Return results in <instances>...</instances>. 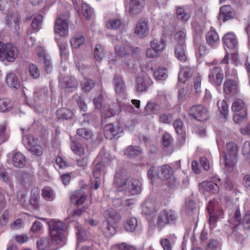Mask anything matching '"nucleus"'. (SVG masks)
Segmentation results:
<instances>
[{"mask_svg":"<svg viewBox=\"0 0 250 250\" xmlns=\"http://www.w3.org/2000/svg\"><path fill=\"white\" fill-rule=\"evenodd\" d=\"M113 84L116 93L121 94L125 92V85L121 77L115 75L113 80Z\"/></svg>","mask_w":250,"mask_h":250,"instance_id":"nucleus-24","label":"nucleus"},{"mask_svg":"<svg viewBox=\"0 0 250 250\" xmlns=\"http://www.w3.org/2000/svg\"><path fill=\"white\" fill-rule=\"evenodd\" d=\"M160 244L164 250H172V246L169 239L167 238L162 239Z\"/></svg>","mask_w":250,"mask_h":250,"instance_id":"nucleus-64","label":"nucleus"},{"mask_svg":"<svg viewBox=\"0 0 250 250\" xmlns=\"http://www.w3.org/2000/svg\"><path fill=\"white\" fill-rule=\"evenodd\" d=\"M136 90L137 92H146L152 82L147 75L140 76L136 79Z\"/></svg>","mask_w":250,"mask_h":250,"instance_id":"nucleus-11","label":"nucleus"},{"mask_svg":"<svg viewBox=\"0 0 250 250\" xmlns=\"http://www.w3.org/2000/svg\"><path fill=\"white\" fill-rule=\"evenodd\" d=\"M19 52L17 48L11 43L4 44L0 42V60L13 62L17 58Z\"/></svg>","mask_w":250,"mask_h":250,"instance_id":"nucleus-3","label":"nucleus"},{"mask_svg":"<svg viewBox=\"0 0 250 250\" xmlns=\"http://www.w3.org/2000/svg\"><path fill=\"white\" fill-rule=\"evenodd\" d=\"M244 106L243 101L240 99L235 100L232 104V110L237 112L241 110Z\"/></svg>","mask_w":250,"mask_h":250,"instance_id":"nucleus-59","label":"nucleus"},{"mask_svg":"<svg viewBox=\"0 0 250 250\" xmlns=\"http://www.w3.org/2000/svg\"><path fill=\"white\" fill-rule=\"evenodd\" d=\"M175 55L176 58L181 62H185L187 60L186 54V44H178L175 48Z\"/></svg>","mask_w":250,"mask_h":250,"instance_id":"nucleus-30","label":"nucleus"},{"mask_svg":"<svg viewBox=\"0 0 250 250\" xmlns=\"http://www.w3.org/2000/svg\"><path fill=\"white\" fill-rule=\"evenodd\" d=\"M41 61L43 62L45 71L47 73H50L52 70L53 65L49 57L45 58Z\"/></svg>","mask_w":250,"mask_h":250,"instance_id":"nucleus-57","label":"nucleus"},{"mask_svg":"<svg viewBox=\"0 0 250 250\" xmlns=\"http://www.w3.org/2000/svg\"><path fill=\"white\" fill-rule=\"evenodd\" d=\"M56 115L59 119L68 120L72 118L74 116V113L69 109L62 108L57 111Z\"/></svg>","mask_w":250,"mask_h":250,"instance_id":"nucleus-31","label":"nucleus"},{"mask_svg":"<svg viewBox=\"0 0 250 250\" xmlns=\"http://www.w3.org/2000/svg\"><path fill=\"white\" fill-rule=\"evenodd\" d=\"M114 48L116 54L120 57L128 56L133 49L129 43H125L123 45H116Z\"/></svg>","mask_w":250,"mask_h":250,"instance_id":"nucleus-19","label":"nucleus"},{"mask_svg":"<svg viewBox=\"0 0 250 250\" xmlns=\"http://www.w3.org/2000/svg\"><path fill=\"white\" fill-rule=\"evenodd\" d=\"M177 219V215L174 211L164 210L159 214L157 221L158 228L162 229L167 224L174 223Z\"/></svg>","mask_w":250,"mask_h":250,"instance_id":"nucleus-6","label":"nucleus"},{"mask_svg":"<svg viewBox=\"0 0 250 250\" xmlns=\"http://www.w3.org/2000/svg\"><path fill=\"white\" fill-rule=\"evenodd\" d=\"M173 127L175 129L177 134H182L183 132V124L182 121L180 119L176 120L173 123Z\"/></svg>","mask_w":250,"mask_h":250,"instance_id":"nucleus-61","label":"nucleus"},{"mask_svg":"<svg viewBox=\"0 0 250 250\" xmlns=\"http://www.w3.org/2000/svg\"><path fill=\"white\" fill-rule=\"evenodd\" d=\"M141 185L138 180L127 179L122 181L117 187L119 191H125L132 195H135L141 192Z\"/></svg>","mask_w":250,"mask_h":250,"instance_id":"nucleus-2","label":"nucleus"},{"mask_svg":"<svg viewBox=\"0 0 250 250\" xmlns=\"http://www.w3.org/2000/svg\"><path fill=\"white\" fill-rule=\"evenodd\" d=\"M22 141L28 149L38 143V139L30 134L23 136Z\"/></svg>","mask_w":250,"mask_h":250,"instance_id":"nucleus-38","label":"nucleus"},{"mask_svg":"<svg viewBox=\"0 0 250 250\" xmlns=\"http://www.w3.org/2000/svg\"><path fill=\"white\" fill-rule=\"evenodd\" d=\"M160 105L154 102H149L145 107V112L146 114H156L160 110Z\"/></svg>","mask_w":250,"mask_h":250,"instance_id":"nucleus-34","label":"nucleus"},{"mask_svg":"<svg viewBox=\"0 0 250 250\" xmlns=\"http://www.w3.org/2000/svg\"><path fill=\"white\" fill-rule=\"evenodd\" d=\"M106 25L108 28L113 30L123 29L125 26L124 21L118 19H111L109 20L106 22Z\"/></svg>","mask_w":250,"mask_h":250,"instance_id":"nucleus-32","label":"nucleus"},{"mask_svg":"<svg viewBox=\"0 0 250 250\" xmlns=\"http://www.w3.org/2000/svg\"><path fill=\"white\" fill-rule=\"evenodd\" d=\"M77 134L81 138L86 140L89 139L92 136V132L85 128L78 129Z\"/></svg>","mask_w":250,"mask_h":250,"instance_id":"nucleus-50","label":"nucleus"},{"mask_svg":"<svg viewBox=\"0 0 250 250\" xmlns=\"http://www.w3.org/2000/svg\"><path fill=\"white\" fill-rule=\"evenodd\" d=\"M68 18L65 15H62L58 17L55 21L54 32L61 37H65L68 32Z\"/></svg>","mask_w":250,"mask_h":250,"instance_id":"nucleus-7","label":"nucleus"},{"mask_svg":"<svg viewBox=\"0 0 250 250\" xmlns=\"http://www.w3.org/2000/svg\"><path fill=\"white\" fill-rule=\"evenodd\" d=\"M115 225L104 221L100 227L101 231L103 235L106 237H111L116 232Z\"/></svg>","mask_w":250,"mask_h":250,"instance_id":"nucleus-17","label":"nucleus"},{"mask_svg":"<svg viewBox=\"0 0 250 250\" xmlns=\"http://www.w3.org/2000/svg\"><path fill=\"white\" fill-rule=\"evenodd\" d=\"M223 185L224 188L228 190H233L236 188L235 184L229 178H226L223 180Z\"/></svg>","mask_w":250,"mask_h":250,"instance_id":"nucleus-52","label":"nucleus"},{"mask_svg":"<svg viewBox=\"0 0 250 250\" xmlns=\"http://www.w3.org/2000/svg\"><path fill=\"white\" fill-rule=\"evenodd\" d=\"M199 187L200 188H202L207 191L213 194H217L219 190L218 185L212 182H203L199 184Z\"/></svg>","mask_w":250,"mask_h":250,"instance_id":"nucleus-28","label":"nucleus"},{"mask_svg":"<svg viewBox=\"0 0 250 250\" xmlns=\"http://www.w3.org/2000/svg\"><path fill=\"white\" fill-rule=\"evenodd\" d=\"M242 152L246 158L250 159V143L249 142L246 141L244 143Z\"/></svg>","mask_w":250,"mask_h":250,"instance_id":"nucleus-62","label":"nucleus"},{"mask_svg":"<svg viewBox=\"0 0 250 250\" xmlns=\"http://www.w3.org/2000/svg\"><path fill=\"white\" fill-rule=\"evenodd\" d=\"M206 41L209 45L215 47L219 43V35L214 30L211 28L206 35Z\"/></svg>","mask_w":250,"mask_h":250,"instance_id":"nucleus-22","label":"nucleus"},{"mask_svg":"<svg viewBox=\"0 0 250 250\" xmlns=\"http://www.w3.org/2000/svg\"><path fill=\"white\" fill-rule=\"evenodd\" d=\"M234 16V12L231 7L229 5H224L220 8V14L218 20L225 22L232 19Z\"/></svg>","mask_w":250,"mask_h":250,"instance_id":"nucleus-15","label":"nucleus"},{"mask_svg":"<svg viewBox=\"0 0 250 250\" xmlns=\"http://www.w3.org/2000/svg\"><path fill=\"white\" fill-rule=\"evenodd\" d=\"M49 233L52 241L56 242L60 247L64 244L63 232L66 229V225L59 221L52 220L49 222Z\"/></svg>","mask_w":250,"mask_h":250,"instance_id":"nucleus-1","label":"nucleus"},{"mask_svg":"<svg viewBox=\"0 0 250 250\" xmlns=\"http://www.w3.org/2000/svg\"><path fill=\"white\" fill-rule=\"evenodd\" d=\"M120 131L117 126H114L112 124L107 125L104 127V135L106 139L111 140L115 137Z\"/></svg>","mask_w":250,"mask_h":250,"instance_id":"nucleus-23","label":"nucleus"},{"mask_svg":"<svg viewBox=\"0 0 250 250\" xmlns=\"http://www.w3.org/2000/svg\"><path fill=\"white\" fill-rule=\"evenodd\" d=\"M138 225L137 220L135 217H131L126 220L124 224L125 229L128 232L134 231Z\"/></svg>","mask_w":250,"mask_h":250,"instance_id":"nucleus-36","label":"nucleus"},{"mask_svg":"<svg viewBox=\"0 0 250 250\" xmlns=\"http://www.w3.org/2000/svg\"><path fill=\"white\" fill-rule=\"evenodd\" d=\"M70 146L72 150L76 154L80 156L84 154V149L82 146L79 143L72 141Z\"/></svg>","mask_w":250,"mask_h":250,"instance_id":"nucleus-43","label":"nucleus"},{"mask_svg":"<svg viewBox=\"0 0 250 250\" xmlns=\"http://www.w3.org/2000/svg\"><path fill=\"white\" fill-rule=\"evenodd\" d=\"M6 127L5 124L0 125V140L1 143L6 142L9 138V136L5 133Z\"/></svg>","mask_w":250,"mask_h":250,"instance_id":"nucleus-60","label":"nucleus"},{"mask_svg":"<svg viewBox=\"0 0 250 250\" xmlns=\"http://www.w3.org/2000/svg\"><path fill=\"white\" fill-rule=\"evenodd\" d=\"M29 71L31 77L34 79H37L40 75V70L37 65L30 64L29 66Z\"/></svg>","mask_w":250,"mask_h":250,"instance_id":"nucleus-55","label":"nucleus"},{"mask_svg":"<svg viewBox=\"0 0 250 250\" xmlns=\"http://www.w3.org/2000/svg\"><path fill=\"white\" fill-rule=\"evenodd\" d=\"M86 198V196L83 193L82 190L73 192L70 197L72 203L78 206L82 205L85 201Z\"/></svg>","mask_w":250,"mask_h":250,"instance_id":"nucleus-21","label":"nucleus"},{"mask_svg":"<svg viewBox=\"0 0 250 250\" xmlns=\"http://www.w3.org/2000/svg\"><path fill=\"white\" fill-rule=\"evenodd\" d=\"M225 46L229 49H235L237 47V40L235 35L231 33H227L223 38Z\"/></svg>","mask_w":250,"mask_h":250,"instance_id":"nucleus-18","label":"nucleus"},{"mask_svg":"<svg viewBox=\"0 0 250 250\" xmlns=\"http://www.w3.org/2000/svg\"><path fill=\"white\" fill-rule=\"evenodd\" d=\"M237 88V83L234 80H230L228 78L224 83V90L227 94L235 91Z\"/></svg>","mask_w":250,"mask_h":250,"instance_id":"nucleus-33","label":"nucleus"},{"mask_svg":"<svg viewBox=\"0 0 250 250\" xmlns=\"http://www.w3.org/2000/svg\"><path fill=\"white\" fill-rule=\"evenodd\" d=\"M81 85L83 90L87 92L94 87L95 83L94 81L91 79H85L84 82L81 83Z\"/></svg>","mask_w":250,"mask_h":250,"instance_id":"nucleus-48","label":"nucleus"},{"mask_svg":"<svg viewBox=\"0 0 250 250\" xmlns=\"http://www.w3.org/2000/svg\"><path fill=\"white\" fill-rule=\"evenodd\" d=\"M218 108L221 114H222L225 119L228 115V106L226 101L223 100L218 101L217 103Z\"/></svg>","mask_w":250,"mask_h":250,"instance_id":"nucleus-47","label":"nucleus"},{"mask_svg":"<svg viewBox=\"0 0 250 250\" xmlns=\"http://www.w3.org/2000/svg\"><path fill=\"white\" fill-rule=\"evenodd\" d=\"M227 151L225 154V166L230 170L234 166L238 153V146L234 142H229L226 145Z\"/></svg>","mask_w":250,"mask_h":250,"instance_id":"nucleus-4","label":"nucleus"},{"mask_svg":"<svg viewBox=\"0 0 250 250\" xmlns=\"http://www.w3.org/2000/svg\"><path fill=\"white\" fill-rule=\"evenodd\" d=\"M77 237L79 242H83L87 239L88 237L86 231L81 227L78 226L77 228Z\"/></svg>","mask_w":250,"mask_h":250,"instance_id":"nucleus-51","label":"nucleus"},{"mask_svg":"<svg viewBox=\"0 0 250 250\" xmlns=\"http://www.w3.org/2000/svg\"><path fill=\"white\" fill-rule=\"evenodd\" d=\"M60 83L61 88L67 93L73 92L77 89L79 86V83L72 76H67L61 78Z\"/></svg>","mask_w":250,"mask_h":250,"instance_id":"nucleus-8","label":"nucleus"},{"mask_svg":"<svg viewBox=\"0 0 250 250\" xmlns=\"http://www.w3.org/2000/svg\"><path fill=\"white\" fill-rule=\"evenodd\" d=\"M188 114L190 116L200 122H204L209 119L208 109L201 104L192 106L188 109Z\"/></svg>","mask_w":250,"mask_h":250,"instance_id":"nucleus-5","label":"nucleus"},{"mask_svg":"<svg viewBox=\"0 0 250 250\" xmlns=\"http://www.w3.org/2000/svg\"><path fill=\"white\" fill-rule=\"evenodd\" d=\"M94 57L99 62L101 61L104 57V48L100 44H97L94 49Z\"/></svg>","mask_w":250,"mask_h":250,"instance_id":"nucleus-45","label":"nucleus"},{"mask_svg":"<svg viewBox=\"0 0 250 250\" xmlns=\"http://www.w3.org/2000/svg\"><path fill=\"white\" fill-rule=\"evenodd\" d=\"M85 42V37L80 34L76 35L70 40V43L74 48H78L82 45Z\"/></svg>","mask_w":250,"mask_h":250,"instance_id":"nucleus-37","label":"nucleus"},{"mask_svg":"<svg viewBox=\"0 0 250 250\" xmlns=\"http://www.w3.org/2000/svg\"><path fill=\"white\" fill-rule=\"evenodd\" d=\"M209 81L213 85L218 86L221 85L224 78L222 69L218 66H213L209 69L208 76Z\"/></svg>","mask_w":250,"mask_h":250,"instance_id":"nucleus-9","label":"nucleus"},{"mask_svg":"<svg viewBox=\"0 0 250 250\" xmlns=\"http://www.w3.org/2000/svg\"><path fill=\"white\" fill-rule=\"evenodd\" d=\"M194 72V68L189 66L183 67L179 74V80L185 82L191 77Z\"/></svg>","mask_w":250,"mask_h":250,"instance_id":"nucleus-25","label":"nucleus"},{"mask_svg":"<svg viewBox=\"0 0 250 250\" xmlns=\"http://www.w3.org/2000/svg\"><path fill=\"white\" fill-rule=\"evenodd\" d=\"M103 215L105 219L104 221L114 225L119 222L121 219L120 214L116 210L112 208L105 210Z\"/></svg>","mask_w":250,"mask_h":250,"instance_id":"nucleus-14","label":"nucleus"},{"mask_svg":"<svg viewBox=\"0 0 250 250\" xmlns=\"http://www.w3.org/2000/svg\"><path fill=\"white\" fill-rule=\"evenodd\" d=\"M200 16L196 13L193 22H192V27L195 31L198 34L202 32L205 28V17L202 13Z\"/></svg>","mask_w":250,"mask_h":250,"instance_id":"nucleus-12","label":"nucleus"},{"mask_svg":"<svg viewBox=\"0 0 250 250\" xmlns=\"http://www.w3.org/2000/svg\"><path fill=\"white\" fill-rule=\"evenodd\" d=\"M103 164V162L98 159L93 162V175L96 178H99L100 175Z\"/></svg>","mask_w":250,"mask_h":250,"instance_id":"nucleus-44","label":"nucleus"},{"mask_svg":"<svg viewBox=\"0 0 250 250\" xmlns=\"http://www.w3.org/2000/svg\"><path fill=\"white\" fill-rule=\"evenodd\" d=\"M13 165L16 167L23 168L26 164V158L21 152H15L12 157Z\"/></svg>","mask_w":250,"mask_h":250,"instance_id":"nucleus-20","label":"nucleus"},{"mask_svg":"<svg viewBox=\"0 0 250 250\" xmlns=\"http://www.w3.org/2000/svg\"><path fill=\"white\" fill-rule=\"evenodd\" d=\"M37 245L40 250H44L49 246V240L45 237L41 238L37 241Z\"/></svg>","mask_w":250,"mask_h":250,"instance_id":"nucleus-54","label":"nucleus"},{"mask_svg":"<svg viewBox=\"0 0 250 250\" xmlns=\"http://www.w3.org/2000/svg\"><path fill=\"white\" fill-rule=\"evenodd\" d=\"M176 15L178 20L187 22L191 17V12L185 6H176Z\"/></svg>","mask_w":250,"mask_h":250,"instance_id":"nucleus-13","label":"nucleus"},{"mask_svg":"<svg viewBox=\"0 0 250 250\" xmlns=\"http://www.w3.org/2000/svg\"><path fill=\"white\" fill-rule=\"evenodd\" d=\"M82 10L85 19L89 20L93 14V9L87 3H83L82 5Z\"/></svg>","mask_w":250,"mask_h":250,"instance_id":"nucleus-46","label":"nucleus"},{"mask_svg":"<svg viewBox=\"0 0 250 250\" xmlns=\"http://www.w3.org/2000/svg\"><path fill=\"white\" fill-rule=\"evenodd\" d=\"M225 69L226 77L230 80H235L237 75L236 70L231 68L230 65H226Z\"/></svg>","mask_w":250,"mask_h":250,"instance_id":"nucleus-49","label":"nucleus"},{"mask_svg":"<svg viewBox=\"0 0 250 250\" xmlns=\"http://www.w3.org/2000/svg\"><path fill=\"white\" fill-rule=\"evenodd\" d=\"M28 150L34 155L38 156L42 155L43 153V149L42 147L40 145H38V143L35 145L34 146L31 147Z\"/></svg>","mask_w":250,"mask_h":250,"instance_id":"nucleus-58","label":"nucleus"},{"mask_svg":"<svg viewBox=\"0 0 250 250\" xmlns=\"http://www.w3.org/2000/svg\"><path fill=\"white\" fill-rule=\"evenodd\" d=\"M143 210L146 214H150L155 211V209L150 201H146L143 207Z\"/></svg>","mask_w":250,"mask_h":250,"instance_id":"nucleus-56","label":"nucleus"},{"mask_svg":"<svg viewBox=\"0 0 250 250\" xmlns=\"http://www.w3.org/2000/svg\"><path fill=\"white\" fill-rule=\"evenodd\" d=\"M14 106L13 103L9 99H0V111L5 112L9 111Z\"/></svg>","mask_w":250,"mask_h":250,"instance_id":"nucleus-35","label":"nucleus"},{"mask_svg":"<svg viewBox=\"0 0 250 250\" xmlns=\"http://www.w3.org/2000/svg\"><path fill=\"white\" fill-rule=\"evenodd\" d=\"M142 153V149L139 146H130L124 150V154L128 158H135Z\"/></svg>","mask_w":250,"mask_h":250,"instance_id":"nucleus-27","label":"nucleus"},{"mask_svg":"<svg viewBox=\"0 0 250 250\" xmlns=\"http://www.w3.org/2000/svg\"><path fill=\"white\" fill-rule=\"evenodd\" d=\"M171 174L170 167L168 165H165L158 168L157 175L159 179L166 180L170 177Z\"/></svg>","mask_w":250,"mask_h":250,"instance_id":"nucleus-26","label":"nucleus"},{"mask_svg":"<svg viewBox=\"0 0 250 250\" xmlns=\"http://www.w3.org/2000/svg\"><path fill=\"white\" fill-rule=\"evenodd\" d=\"M43 16L39 14L34 19L31 23V27L35 32H37L41 29Z\"/></svg>","mask_w":250,"mask_h":250,"instance_id":"nucleus-41","label":"nucleus"},{"mask_svg":"<svg viewBox=\"0 0 250 250\" xmlns=\"http://www.w3.org/2000/svg\"><path fill=\"white\" fill-rule=\"evenodd\" d=\"M219 246V242L215 239L209 241L207 246L206 250H215Z\"/></svg>","mask_w":250,"mask_h":250,"instance_id":"nucleus-63","label":"nucleus"},{"mask_svg":"<svg viewBox=\"0 0 250 250\" xmlns=\"http://www.w3.org/2000/svg\"><path fill=\"white\" fill-rule=\"evenodd\" d=\"M155 78L158 81H163L167 77V71L166 68H159L153 73Z\"/></svg>","mask_w":250,"mask_h":250,"instance_id":"nucleus-39","label":"nucleus"},{"mask_svg":"<svg viewBox=\"0 0 250 250\" xmlns=\"http://www.w3.org/2000/svg\"><path fill=\"white\" fill-rule=\"evenodd\" d=\"M151 47L160 52L165 48V42L162 39H155L151 42Z\"/></svg>","mask_w":250,"mask_h":250,"instance_id":"nucleus-40","label":"nucleus"},{"mask_svg":"<svg viewBox=\"0 0 250 250\" xmlns=\"http://www.w3.org/2000/svg\"><path fill=\"white\" fill-rule=\"evenodd\" d=\"M145 4V0H130V13L132 15L140 14L143 11Z\"/></svg>","mask_w":250,"mask_h":250,"instance_id":"nucleus-16","label":"nucleus"},{"mask_svg":"<svg viewBox=\"0 0 250 250\" xmlns=\"http://www.w3.org/2000/svg\"><path fill=\"white\" fill-rule=\"evenodd\" d=\"M5 82L11 88L17 89L20 86L19 80L15 74L13 73H10L7 75Z\"/></svg>","mask_w":250,"mask_h":250,"instance_id":"nucleus-29","label":"nucleus"},{"mask_svg":"<svg viewBox=\"0 0 250 250\" xmlns=\"http://www.w3.org/2000/svg\"><path fill=\"white\" fill-rule=\"evenodd\" d=\"M148 21L147 19H140L136 23L135 27V34L139 38H144L148 34Z\"/></svg>","mask_w":250,"mask_h":250,"instance_id":"nucleus-10","label":"nucleus"},{"mask_svg":"<svg viewBox=\"0 0 250 250\" xmlns=\"http://www.w3.org/2000/svg\"><path fill=\"white\" fill-rule=\"evenodd\" d=\"M42 196L46 200L53 201L55 197L53 190L49 187H45L42 190Z\"/></svg>","mask_w":250,"mask_h":250,"instance_id":"nucleus-42","label":"nucleus"},{"mask_svg":"<svg viewBox=\"0 0 250 250\" xmlns=\"http://www.w3.org/2000/svg\"><path fill=\"white\" fill-rule=\"evenodd\" d=\"M73 98L76 101L77 104L81 110H86L87 108V105L80 95L75 94L73 96Z\"/></svg>","mask_w":250,"mask_h":250,"instance_id":"nucleus-53","label":"nucleus"}]
</instances>
